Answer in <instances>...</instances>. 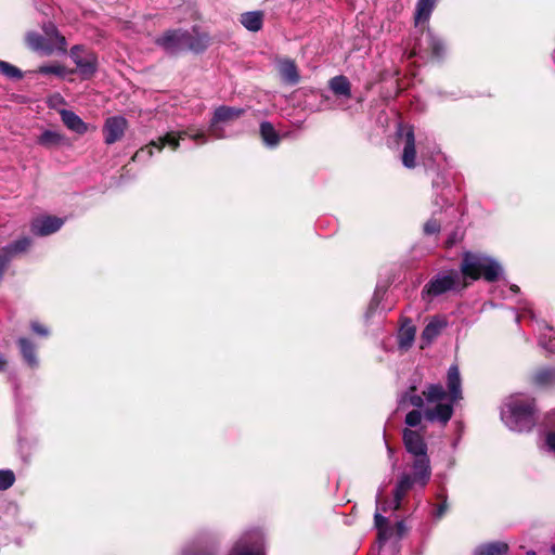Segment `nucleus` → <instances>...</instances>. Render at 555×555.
Returning <instances> with one entry per match:
<instances>
[{
  "label": "nucleus",
  "instance_id": "43",
  "mask_svg": "<svg viewBox=\"0 0 555 555\" xmlns=\"http://www.w3.org/2000/svg\"><path fill=\"white\" fill-rule=\"evenodd\" d=\"M423 397H424L423 395L422 396H420V395H412V396L409 397V402L413 406L417 408V410H418V409L423 408V405H424V398Z\"/></svg>",
  "mask_w": 555,
  "mask_h": 555
},
{
  "label": "nucleus",
  "instance_id": "17",
  "mask_svg": "<svg viewBox=\"0 0 555 555\" xmlns=\"http://www.w3.org/2000/svg\"><path fill=\"white\" fill-rule=\"evenodd\" d=\"M453 415V403H441L438 402L436 406L426 409L424 411V417L429 422H439L442 426H446Z\"/></svg>",
  "mask_w": 555,
  "mask_h": 555
},
{
  "label": "nucleus",
  "instance_id": "12",
  "mask_svg": "<svg viewBox=\"0 0 555 555\" xmlns=\"http://www.w3.org/2000/svg\"><path fill=\"white\" fill-rule=\"evenodd\" d=\"M402 440L405 450L413 456H423L428 455L427 443L423 437V435L410 428H404L402 431Z\"/></svg>",
  "mask_w": 555,
  "mask_h": 555
},
{
  "label": "nucleus",
  "instance_id": "9",
  "mask_svg": "<svg viewBox=\"0 0 555 555\" xmlns=\"http://www.w3.org/2000/svg\"><path fill=\"white\" fill-rule=\"evenodd\" d=\"M70 57L76 64L79 74L85 78L91 77L96 72L98 59L94 53L75 46L70 50Z\"/></svg>",
  "mask_w": 555,
  "mask_h": 555
},
{
  "label": "nucleus",
  "instance_id": "14",
  "mask_svg": "<svg viewBox=\"0 0 555 555\" xmlns=\"http://www.w3.org/2000/svg\"><path fill=\"white\" fill-rule=\"evenodd\" d=\"M410 467L412 469L411 476L414 477V480L416 481L417 486L424 488L430 480L431 476L429 456H413V461L410 464Z\"/></svg>",
  "mask_w": 555,
  "mask_h": 555
},
{
  "label": "nucleus",
  "instance_id": "34",
  "mask_svg": "<svg viewBox=\"0 0 555 555\" xmlns=\"http://www.w3.org/2000/svg\"><path fill=\"white\" fill-rule=\"evenodd\" d=\"M330 87L335 94L347 95V78L336 76L330 81Z\"/></svg>",
  "mask_w": 555,
  "mask_h": 555
},
{
  "label": "nucleus",
  "instance_id": "52",
  "mask_svg": "<svg viewBox=\"0 0 555 555\" xmlns=\"http://www.w3.org/2000/svg\"><path fill=\"white\" fill-rule=\"evenodd\" d=\"M509 288H511V291H512L513 293H519V291H520V289H519V287H518L517 285H515V284L511 285V287H509Z\"/></svg>",
  "mask_w": 555,
  "mask_h": 555
},
{
  "label": "nucleus",
  "instance_id": "41",
  "mask_svg": "<svg viewBox=\"0 0 555 555\" xmlns=\"http://www.w3.org/2000/svg\"><path fill=\"white\" fill-rule=\"evenodd\" d=\"M38 72L46 75L54 74L61 76L64 74V68L60 65H44L39 67Z\"/></svg>",
  "mask_w": 555,
  "mask_h": 555
},
{
  "label": "nucleus",
  "instance_id": "55",
  "mask_svg": "<svg viewBox=\"0 0 555 555\" xmlns=\"http://www.w3.org/2000/svg\"><path fill=\"white\" fill-rule=\"evenodd\" d=\"M526 555H537L534 551H528Z\"/></svg>",
  "mask_w": 555,
  "mask_h": 555
},
{
  "label": "nucleus",
  "instance_id": "42",
  "mask_svg": "<svg viewBox=\"0 0 555 555\" xmlns=\"http://www.w3.org/2000/svg\"><path fill=\"white\" fill-rule=\"evenodd\" d=\"M544 444L547 451L555 453V431L544 433Z\"/></svg>",
  "mask_w": 555,
  "mask_h": 555
},
{
  "label": "nucleus",
  "instance_id": "15",
  "mask_svg": "<svg viewBox=\"0 0 555 555\" xmlns=\"http://www.w3.org/2000/svg\"><path fill=\"white\" fill-rule=\"evenodd\" d=\"M529 384L537 389H548L555 386V367L541 366L528 377Z\"/></svg>",
  "mask_w": 555,
  "mask_h": 555
},
{
  "label": "nucleus",
  "instance_id": "11",
  "mask_svg": "<svg viewBox=\"0 0 555 555\" xmlns=\"http://www.w3.org/2000/svg\"><path fill=\"white\" fill-rule=\"evenodd\" d=\"M128 128V121L122 116H112L106 118L103 126L104 142L112 145L121 140Z\"/></svg>",
  "mask_w": 555,
  "mask_h": 555
},
{
  "label": "nucleus",
  "instance_id": "56",
  "mask_svg": "<svg viewBox=\"0 0 555 555\" xmlns=\"http://www.w3.org/2000/svg\"><path fill=\"white\" fill-rule=\"evenodd\" d=\"M414 55H416V51H415V49H413V50H412V52H411V54H410V57H412V56H414Z\"/></svg>",
  "mask_w": 555,
  "mask_h": 555
},
{
  "label": "nucleus",
  "instance_id": "25",
  "mask_svg": "<svg viewBox=\"0 0 555 555\" xmlns=\"http://www.w3.org/2000/svg\"><path fill=\"white\" fill-rule=\"evenodd\" d=\"M436 0H418L416 3L414 22L415 25L426 23L435 8Z\"/></svg>",
  "mask_w": 555,
  "mask_h": 555
},
{
  "label": "nucleus",
  "instance_id": "32",
  "mask_svg": "<svg viewBox=\"0 0 555 555\" xmlns=\"http://www.w3.org/2000/svg\"><path fill=\"white\" fill-rule=\"evenodd\" d=\"M31 244V241L29 237H22L14 243L5 246L2 251L5 254V256L10 259L11 257L25 251Z\"/></svg>",
  "mask_w": 555,
  "mask_h": 555
},
{
  "label": "nucleus",
  "instance_id": "33",
  "mask_svg": "<svg viewBox=\"0 0 555 555\" xmlns=\"http://www.w3.org/2000/svg\"><path fill=\"white\" fill-rule=\"evenodd\" d=\"M0 72L10 79L18 80L23 77L22 72L17 67L4 61H0Z\"/></svg>",
  "mask_w": 555,
  "mask_h": 555
},
{
  "label": "nucleus",
  "instance_id": "53",
  "mask_svg": "<svg viewBox=\"0 0 555 555\" xmlns=\"http://www.w3.org/2000/svg\"><path fill=\"white\" fill-rule=\"evenodd\" d=\"M479 95H488V96H492V94L489 92V91H480L478 92Z\"/></svg>",
  "mask_w": 555,
  "mask_h": 555
},
{
  "label": "nucleus",
  "instance_id": "5",
  "mask_svg": "<svg viewBox=\"0 0 555 555\" xmlns=\"http://www.w3.org/2000/svg\"><path fill=\"white\" fill-rule=\"evenodd\" d=\"M229 555H266L262 532L258 529L244 532L234 543Z\"/></svg>",
  "mask_w": 555,
  "mask_h": 555
},
{
  "label": "nucleus",
  "instance_id": "35",
  "mask_svg": "<svg viewBox=\"0 0 555 555\" xmlns=\"http://www.w3.org/2000/svg\"><path fill=\"white\" fill-rule=\"evenodd\" d=\"M14 480L15 476L12 470H0V490L9 489L14 483Z\"/></svg>",
  "mask_w": 555,
  "mask_h": 555
},
{
  "label": "nucleus",
  "instance_id": "37",
  "mask_svg": "<svg viewBox=\"0 0 555 555\" xmlns=\"http://www.w3.org/2000/svg\"><path fill=\"white\" fill-rule=\"evenodd\" d=\"M441 225L437 219H429L424 224V233L426 235H433L440 232Z\"/></svg>",
  "mask_w": 555,
  "mask_h": 555
},
{
  "label": "nucleus",
  "instance_id": "48",
  "mask_svg": "<svg viewBox=\"0 0 555 555\" xmlns=\"http://www.w3.org/2000/svg\"><path fill=\"white\" fill-rule=\"evenodd\" d=\"M9 262V258L5 256V254L2 251L0 253V279L2 278L4 273V269Z\"/></svg>",
  "mask_w": 555,
  "mask_h": 555
},
{
  "label": "nucleus",
  "instance_id": "51",
  "mask_svg": "<svg viewBox=\"0 0 555 555\" xmlns=\"http://www.w3.org/2000/svg\"><path fill=\"white\" fill-rule=\"evenodd\" d=\"M5 364H7L5 359L2 356H0V371H2L4 369Z\"/></svg>",
  "mask_w": 555,
  "mask_h": 555
},
{
  "label": "nucleus",
  "instance_id": "50",
  "mask_svg": "<svg viewBox=\"0 0 555 555\" xmlns=\"http://www.w3.org/2000/svg\"><path fill=\"white\" fill-rule=\"evenodd\" d=\"M322 98V103L317 107V109H326L328 108V104H327V98L323 94L320 95Z\"/></svg>",
  "mask_w": 555,
  "mask_h": 555
},
{
  "label": "nucleus",
  "instance_id": "10",
  "mask_svg": "<svg viewBox=\"0 0 555 555\" xmlns=\"http://www.w3.org/2000/svg\"><path fill=\"white\" fill-rule=\"evenodd\" d=\"M186 38L188 30H168L163 36L156 38L155 43L167 53L173 54L185 50Z\"/></svg>",
  "mask_w": 555,
  "mask_h": 555
},
{
  "label": "nucleus",
  "instance_id": "4",
  "mask_svg": "<svg viewBox=\"0 0 555 555\" xmlns=\"http://www.w3.org/2000/svg\"><path fill=\"white\" fill-rule=\"evenodd\" d=\"M185 137L191 138L195 142H206L204 132H197L193 134L189 133V131L185 130L178 132L171 131L166 133L164 137L158 138V140L152 141L145 147H142L139 151H137L132 157V160L140 162L146 157H151L153 155L152 147H157L160 151L165 145H169L172 150H177L179 147V141L183 140Z\"/></svg>",
  "mask_w": 555,
  "mask_h": 555
},
{
  "label": "nucleus",
  "instance_id": "13",
  "mask_svg": "<svg viewBox=\"0 0 555 555\" xmlns=\"http://www.w3.org/2000/svg\"><path fill=\"white\" fill-rule=\"evenodd\" d=\"M64 224V219L53 216L37 217L31 221L30 230L35 235L47 236L59 231Z\"/></svg>",
  "mask_w": 555,
  "mask_h": 555
},
{
  "label": "nucleus",
  "instance_id": "57",
  "mask_svg": "<svg viewBox=\"0 0 555 555\" xmlns=\"http://www.w3.org/2000/svg\"><path fill=\"white\" fill-rule=\"evenodd\" d=\"M416 390V387L415 386H411L410 387V391H415Z\"/></svg>",
  "mask_w": 555,
  "mask_h": 555
},
{
  "label": "nucleus",
  "instance_id": "1",
  "mask_svg": "<svg viewBox=\"0 0 555 555\" xmlns=\"http://www.w3.org/2000/svg\"><path fill=\"white\" fill-rule=\"evenodd\" d=\"M460 271L465 279H483L488 283L499 281L503 274V268L496 259L485 253L470 250L462 254Z\"/></svg>",
  "mask_w": 555,
  "mask_h": 555
},
{
  "label": "nucleus",
  "instance_id": "54",
  "mask_svg": "<svg viewBox=\"0 0 555 555\" xmlns=\"http://www.w3.org/2000/svg\"><path fill=\"white\" fill-rule=\"evenodd\" d=\"M551 552L555 555V543L551 546Z\"/></svg>",
  "mask_w": 555,
  "mask_h": 555
},
{
  "label": "nucleus",
  "instance_id": "46",
  "mask_svg": "<svg viewBox=\"0 0 555 555\" xmlns=\"http://www.w3.org/2000/svg\"><path fill=\"white\" fill-rule=\"evenodd\" d=\"M31 328L36 334L41 335V336H47L49 334L48 328L44 327L43 325L39 324L38 322H33Z\"/></svg>",
  "mask_w": 555,
  "mask_h": 555
},
{
  "label": "nucleus",
  "instance_id": "45",
  "mask_svg": "<svg viewBox=\"0 0 555 555\" xmlns=\"http://www.w3.org/2000/svg\"><path fill=\"white\" fill-rule=\"evenodd\" d=\"M459 240L460 238H459L457 232H455V231L451 232L444 242V247L451 248L452 246H454L456 244V242Z\"/></svg>",
  "mask_w": 555,
  "mask_h": 555
},
{
  "label": "nucleus",
  "instance_id": "6",
  "mask_svg": "<svg viewBox=\"0 0 555 555\" xmlns=\"http://www.w3.org/2000/svg\"><path fill=\"white\" fill-rule=\"evenodd\" d=\"M457 272L451 270L446 275H437L428 281L423 287L421 296L423 300H430L431 298L438 297L453 289L457 283Z\"/></svg>",
  "mask_w": 555,
  "mask_h": 555
},
{
  "label": "nucleus",
  "instance_id": "40",
  "mask_svg": "<svg viewBox=\"0 0 555 555\" xmlns=\"http://www.w3.org/2000/svg\"><path fill=\"white\" fill-rule=\"evenodd\" d=\"M437 499L440 501V503L437 506L436 516L438 518H441L446 514V512H447V509L449 507V505H448V496L444 493H439L437 495Z\"/></svg>",
  "mask_w": 555,
  "mask_h": 555
},
{
  "label": "nucleus",
  "instance_id": "31",
  "mask_svg": "<svg viewBox=\"0 0 555 555\" xmlns=\"http://www.w3.org/2000/svg\"><path fill=\"white\" fill-rule=\"evenodd\" d=\"M18 346L21 352L23 354L24 360L30 365L36 366L38 364V360L35 352V346L26 338L18 339Z\"/></svg>",
  "mask_w": 555,
  "mask_h": 555
},
{
  "label": "nucleus",
  "instance_id": "16",
  "mask_svg": "<svg viewBox=\"0 0 555 555\" xmlns=\"http://www.w3.org/2000/svg\"><path fill=\"white\" fill-rule=\"evenodd\" d=\"M276 69L281 80L291 86H295L300 80V75L296 63L287 57L276 61Z\"/></svg>",
  "mask_w": 555,
  "mask_h": 555
},
{
  "label": "nucleus",
  "instance_id": "18",
  "mask_svg": "<svg viewBox=\"0 0 555 555\" xmlns=\"http://www.w3.org/2000/svg\"><path fill=\"white\" fill-rule=\"evenodd\" d=\"M210 38L207 33L201 31L198 27H193L192 31H188L185 40V50L199 53L208 48Z\"/></svg>",
  "mask_w": 555,
  "mask_h": 555
},
{
  "label": "nucleus",
  "instance_id": "2",
  "mask_svg": "<svg viewBox=\"0 0 555 555\" xmlns=\"http://www.w3.org/2000/svg\"><path fill=\"white\" fill-rule=\"evenodd\" d=\"M538 406L534 398L512 397L504 404L502 417L518 433H530L537 424Z\"/></svg>",
  "mask_w": 555,
  "mask_h": 555
},
{
  "label": "nucleus",
  "instance_id": "20",
  "mask_svg": "<svg viewBox=\"0 0 555 555\" xmlns=\"http://www.w3.org/2000/svg\"><path fill=\"white\" fill-rule=\"evenodd\" d=\"M416 334V327L410 318H402L401 325L398 332V345L402 349L412 347Z\"/></svg>",
  "mask_w": 555,
  "mask_h": 555
},
{
  "label": "nucleus",
  "instance_id": "29",
  "mask_svg": "<svg viewBox=\"0 0 555 555\" xmlns=\"http://www.w3.org/2000/svg\"><path fill=\"white\" fill-rule=\"evenodd\" d=\"M423 396L428 402H440L449 398L448 392L441 384H429L426 389L423 390Z\"/></svg>",
  "mask_w": 555,
  "mask_h": 555
},
{
  "label": "nucleus",
  "instance_id": "49",
  "mask_svg": "<svg viewBox=\"0 0 555 555\" xmlns=\"http://www.w3.org/2000/svg\"><path fill=\"white\" fill-rule=\"evenodd\" d=\"M181 555H211V554L198 552V551H195V550H193L191 547H186V548H184L182 551Z\"/></svg>",
  "mask_w": 555,
  "mask_h": 555
},
{
  "label": "nucleus",
  "instance_id": "39",
  "mask_svg": "<svg viewBox=\"0 0 555 555\" xmlns=\"http://www.w3.org/2000/svg\"><path fill=\"white\" fill-rule=\"evenodd\" d=\"M542 426L545 433L555 431V410H552L544 415Z\"/></svg>",
  "mask_w": 555,
  "mask_h": 555
},
{
  "label": "nucleus",
  "instance_id": "27",
  "mask_svg": "<svg viewBox=\"0 0 555 555\" xmlns=\"http://www.w3.org/2000/svg\"><path fill=\"white\" fill-rule=\"evenodd\" d=\"M447 323L438 318H433L422 332V339L430 343L433 341L446 327Z\"/></svg>",
  "mask_w": 555,
  "mask_h": 555
},
{
  "label": "nucleus",
  "instance_id": "23",
  "mask_svg": "<svg viewBox=\"0 0 555 555\" xmlns=\"http://www.w3.org/2000/svg\"><path fill=\"white\" fill-rule=\"evenodd\" d=\"M508 550L507 543L495 541L478 545L474 551V555H506Z\"/></svg>",
  "mask_w": 555,
  "mask_h": 555
},
{
  "label": "nucleus",
  "instance_id": "47",
  "mask_svg": "<svg viewBox=\"0 0 555 555\" xmlns=\"http://www.w3.org/2000/svg\"><path fill=\"white\" fill-rule=\"evenodd\" d=\"M392 528H393V531H396V533H397V535L399 538H401L405 533V531H406V527H405V525H404V522L402 520L397 521L396 526L392 527Z\"/></svg>",
  "mask_w": 555,
  "mask_h": 555
},
{
  "label": "nucleus",
  "instance_id": "8",
  "mask_svg": "<svg viewBox=\"0 0 555 555\" xmlns=\"http://www.w3.org/2000/svg\"><path fill=\"white\" fill-rule=\"evenodd\" d=\"M399 137L403 138V152H402V164L409 169H413L416 166V146H415V134L412 126H399L397 131Z\"/></svg>",
  "mask_w": 555,
  "mask_h": 555
},
{
  "label": "nucleus",
  "instance_id": "24",
  "mask_svg": "<svg viewBox=\"0 0 555 555\" xmlns=\"http://www.w3.org/2000/svg\"><path fill=\"white\" fill-rule=\"evenodd\" d=\"M240 21L249 31H258L263 24V13L260 11L246 12L241 15Z\"/></svg>",
  "mask_w": 555,
  "mask_h": 555
},
{
  "label": "nucleus",
  "instance_id": "38",
  "mask_svg": "<svg viewBox=\"0 0 555 555\" xmlns=\"http://www.w3.org/2000/svg\"><path fill=\"white\" fill-rule=\"evenodd\" d=\"M393 534V528L389 525L386 528H379L377 529V541L379 543V546H383L387 540L391 538Z\"/></svg>",
  "mask_w": 555,
  "mask_h": 555
},
{
  "label": "nucleus",
  "instance_id": "3",
  "mask_svg": "<svg viewBox=\"0 0 555 555\" xmlns=\"http://www.w3.org/2000/svg\"><path fill=\"white\" fill-rule=\"evenodd\" d=\"M43 36L29 33L26 37L28 46L36 51L51 54L55 51H66V39L62 36L53 23L43 25Z\"/></svg>",
  "mask_w": 555,
  "mask_h": 555
},
{
  "label": "nucleus",
  "instance_id": "19",
  "mask_svg": "<svg viewBox=\"0 0 555 555\" xmlns=\"http://www.w3.org/2000/svg\"><path fill=\"white\" fill-rule=\"evenodd\" d=\"M447 386L449 400L452 403L457 402L462 399V382L457 365H451L447 373Z\"/></svg>",
  "mask_w": 555,
  "mask_h": 555
},
{
  "label": "nucleus",
  "instance_id": "21",
  "mask_svg": "<svg viewBox=\"0 0 555 555\" xmlns=\"http://www.w3.org/2000/svg\"><path fill=\"white\" fill-rule=\"evenodd\" d=\"M415 485L417 483L411 474L404 473L401 475L393 490L395 509L400 508L402 500Z\"/></svg>",
  "mask_w": 555,
  "mask_h": 555
},
{
  "label": "nucleus",
  "instance_id": "36",
  "mask_svg": "<svg viewBox=\"0 0 555 555\" xmlns=\"http://www.w3.org/2000/svg\"><path fill=\"white\" fill-rule=\"evenodd\" d=\"M421 421H422V413L417 409L410 411L405 415V424L410 427H416L417 425H420Z\"/></svg>",
  "mask_w": 555,
  "mask_h": 555
},
{
  "label": "nucleus",
  "instance_id": "28",
  "mask_svg": "<svg viewBox=\"0 0 555 555\" xmlns=\"http://www.w3.org/2000/svg\"><path fill=\"white\" fill-rule=\"evenodd\" d=\"M260 134L263 142L270 146L274 147L279 144L281 137L275 131L274 127L269 121H263L260 125Z\"/></svg>",
  "mask_w": 555,
  "mask_h": 555
},
{
  "label": "nucleus",
  "instance_id": "26",
  "mask_svg": "<svg viewBox=\"0 0 555 555\" xmlns=\"http://www.w3.org/2000/svg\"><path fill=\"white\" fill-rule=\"evenodd\" d=\"M65 137L53 130H44L37 139V143L46 149L59 146L64 143Z\"/></svg>",
  "mask_w": 555,
  "mask_h": 555
},
{
  "label": "nucleus",
  "instance_id": "22",
  "mask_svg": "<svg viewBox=\"0 0 555 555\" xmlns=\"http://www.w3.org/2000/svg\"><path fill=\"white\" fill-rule=\"evenodd\" d=\"M60 116L63 124L72 131L78 134H85L89 127L88 125L73 111L61 109Z\"/></svg>",
  "mask_w": 555,
  "mask_h": 555
},
{
  "label": "nucleus",
  "instance_id": "30",
  "mask_svg": "<svg viewBox=\"0 0 555 555\" xmlns=\"http://www.w3.org/2000/svg\"><path fill=\"white\" fill-rule=\"evenodd\" d=\"M427 51L435 60H441L444 55V43L441 39L435 37L431 33L427 34Z\"/></svg>",
  "mask_w": 555,
  "mask_h": 555
},
{
  "label": "nucleus",
  "instance_id": "7",
  "mask_svg": "<svg viewBox=\"0 0 555 555\" xmlns=\"http://www.w3.org/2000/svg\"><path fill=\"white\" fill-rule=\"evenodd\" d=\"M243 108L232 106H219L215 109L214 116L209 125V133L215 139H222L225 137L223 132V125H228L233 120L240 118L244 114Z\"/></svg>",
  "mask_w": 555,
  "mask_h": 555
},
{
  "label": "nucleus",
  "instance_id": "44",
  "mask_svg": "<svg viewBox=\"0 0 555 555\" xmlns=\"http://www.w3.org/2000/svg\"><path fill=\"white\" fill-rule=\"evenodd\" d=\"M374 521L377 529L389 526L388 519L380 514H375Z\"/></svg>",
  "mask_w": 555,
  "mask_h": 555
}]
</instances>
